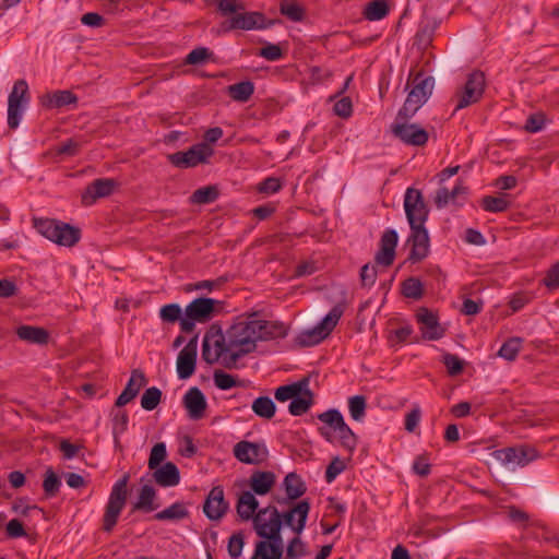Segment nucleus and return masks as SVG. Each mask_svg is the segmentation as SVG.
I'll use <instances>...</instances> for the list:
<instances>
[{
    "instance_id": "obj_12",
    "label": "nucleus",
    "mask_w": 559,
    "mask_h": 559,
    "mask_svg": "<svg viewBox=\"0 0 559 559\" xmlns=\"http://www.w3.org/2000/svg\"><path fill=\"white\" fill-rule=\"evenodd\" d=\"M235 457L245 464L261 465L269 460V450L264 442L241 440L234 445Z\"/></svg>"
},
{
    "instance_id": "obj_46",
    "label": "nucleus",
    "mask_w": 559,
    "mask_h": 559,
    "mask_svg": "<svg viewBox=\"0 0 559 559\" xmlns=\"http://www.w3.org/2000/svg\"><path fill=\"white\" fill-rule=\"evenodd\" d=\"M280 11L283 15L294 22H299L304 19V9L293 0H283L280 5Z\"/></svg>"
},
{
    "instance_id": "obj_33",
    "label": "nucleus",
    "mask_w": 559,
    "mask_h": 559,
    "mask_svg": "<svg viewBox=\"0 0 559 559\" xmlns=\"http://www.w3.org/2000/svg\"><path fill=\"white\" fill-rule=\"evenodd\" d=\"M156 497L155 489L150 485H144L139 493L136 502L132 507V511L152 512L157 509L154 503Z\"/></svg>"
},
{
    "instance_id": "obj_63",
    "label": "nucleus",
    "mask_w": 559,
    "mask_h": 559,
    "mask_svg": "<svg viewBox=\"0 0 559 559\" xmlns=\"http://www.w3.org/2000/svg\"><path fill=\"white\" fill-rule=\"evenodd\" d=\"M334 112L341 118H348L353 112V104L349 97H343L334 105Z\"/></svg>"
},
{
    "instance_id": "obj_53",
    "label": "nucleus",
    "mask_w": 559,
    "mask_h": 559,
    "mask_svg": "<svg viewBox=\"0 0 559 559\" xmlns=\"http://www.w3.org/2000/svg\"><path fill=\"white\" fill-rule=\"evenodd\" d=\"M319 420L337 430L344 425V418L337 409H329L318 416Z\"/></svg>"
},
{
    "instance_id": "obj_57",
    "label": "nucleus",
    "mask_w": 559,
    "mask_h": 559,
    "mask_svg": "<svg viewBox=\"0 0 559 559\" xmlns=\"http://www.w3.org/2000/svg\"><path fill=\"white\" fill-rule=\"evenodd\" d=\"M84 142H80L75 139H69L56 147V154L75 156Z\"/></svg>"
},
{
    "instance_id": "obj_62",
    "label": "nucleus",
    "mask_w": 559,
    "mask_h": 559,
    "mask_svg": "<svg viewBox=\"0 0 559 559\" xmlns=\"http://www.w3.org/2000/svg\"><path fill=\"white\" fill-rule=\"evenodd\" d=\"M416 44L420 48H427L431 40H432V28L429 26V24L421 25L419 31L416 34Z\"/></svg>"
},
{
    "instance_id": "obj_31",
    "label": "nucleus",
    "mask_w": 559,
    "mask_h": 559,
    "mask_svg": "<svg viewBox=\"0 0 559 559\" xmlns=\"http://www.w3.org/2000/svg\"><path fill=\"white\" fill-rule=\"evenodd\" d=\"M259 502L251 491H243L239 495L236 510L241 520L248 521L253 518Z\"/></svg>"
},
{
    "instance_id": "obj_27",
    "label": "nucleus",
    "mask_w": 559,
    "mask_h": 559,
    "mask_svg": "<svg viewBox=\"0 0 559 559\" xmlns=\"http://www.w3.org/2000/svg\"><path fill=\"white\" fill-rule=\"evenodd\" d=\"M258 331L259 341H270L285 337L287 334L286 326L278 321L254 320Z\"/></svg>"
},
{
    "instance_id": "obj_8",
    "label": "nucleus",
    "mask_w": 559,
    "mask_h": 559,
    "mask_svg": "<svg viewBox=\"0 0 559 559\" xmlns=\"http://www.w3.org/2000/svg\"><path fill=\"white\" fill-rule=\"evenodd\" d=\"M486 78L485 73L479 70H474L467 76L463 88L456 93V105L454 110L457 111L473 104L478 103L485 92Z\"/></svg>"
},
{
    "instance_id": "obj_7",
    "label": "nucleus",
    "mask_w": 559,
    "mask_h": 559,
    "mask_svg": "<svg viewBox=\"0 0 559 559\" xmlns=\"http://www.w3.org/2000/svg\"><path fill=\"white\" fill-rule=\"evenodd\" d=\"M344 305L337 304L332 310L312 329L302 332L298 342L302 346H310L320 343L328 337L336 326L344 313Z\"/></svg>"
},
{
    "instance_id": "obj_59",
    "label": "nucleus",
    "mask_w": 559,
    "mask_h": 559,
    "mask_svg": "<svg viewBox=\"0 0 559 559\" xmlns=\"http://www.w3.org/2000/svg\"><path fill=\"white\" fill-rule=\"evenodd\" d=\"M212 52L205 47H199L193 49L186 57L187 64H199L210 59Z\"/></svg>"
},
{
    "instance_id": "obj_20",
    "label": "nucleus",
    "mask_w": 559,
    "mask_h": 559,
    "mask_svg": "<svg viewBox=\"0 0 559 559\" xmlns=\"http://www.w3.org/2000/svg\"><path fill=\"white\" fill-rule=\"evenodd\" d=\"M228 509V503L224 499V490L222 487L216 486L209 492L203 511L205 515L213 521L219 520L224 516Z\"/></svg>"
},
{
    "instance_id": "obj_14",
    "label": "nucleus",
    "mask_w": 559,
    "mask_h": 559,
    "mask_svg": "<svg viewBox=\"0 0 559 559\" xmlns=\"http://www.w3.org/2000/svg\"><path fill=\"white\" fill-rule=\"evenodd\" d=\"M493 457L503 465L525 466L537 459L536 449L530 445L509 447L492 452Z\"/></svg>"
},
{
    "instance_id": "obj_28",
    "label": "nucleus",
    "mask_w": 559,
    "mask_h": 559,
    "mask_svg": "<svg viewBox=\"0 0 559 559\" xmlns=\"http://www.w3.org/2000/svg\"><path fill=\"white\" fill-rule=\"evenodd\" d=\"M275 474L273 472H253L250 476L251 492L259 496L266 495L275 485Z\"/></svg>"
},
{
    "instance_id": "obj_38",
    "label": "nucleus",
    "mask_w": 559,
    "mask_h": 559,
    "mask_svg": "<svg viewBox=\"0 0 559 559\" xmlns=\"http://www.w3.org/2000/svg\"><path fill=\"white\" fill-rule=\"evenodd\" d=\"M389 13V5L385 0H373L365 7L364 16L368 21H379Z\"/></svg>"
},
{
    "instance_id": "obj_19",
    "label": "nucleus",
    "mask_w": 559,
    "mask_h": 559,
    "mask_svg": "<svg viewBox=\"0 0 559 559\" xmlns=\"http://www.w3.org/2000/svg\"><path fill=\"white\" fill-rule=\"evenodd\" d=\"M197 361V338H192L179 352L177 357V373L182 380L190 378L195 370Z\"/></svg>"
},
{
    "instance_id": "obj_17",
    "label": "nucleus",
    "mask_w": 559,
    "mask_h": 559,
    "mask_svg": "<svg viewBox=\"0 0 559 559\" xmlns=\"http://www.w3.org/2000/svg\"><path fill=\"white\" fill-rule=\"evenodd\" d=\"M408 241L412 245L408 260L413 263L424 260L429 253V236L425 226L411 227Z\"/></svg>"
},
{
    "instance_id": "obj_18",
    "label": "nucleus",
    "mask_w": 559,
    "mask_h": 559,
    "mask_svg": "<svg viewBox=\"0 0 559 559\" xmlns=\"http://www.w3.org/2000/svg\"><path fill=\"white\" fill-rule=\"evenodd\" d=\"M116 187V181L110 178H100L90 183L81 194L83 205H92L97 199L109 197Z\"/></svg>"
},
{
    "instance_id": "obj_16",
    "label": "nucleus",
    "mask_w": 559,
    "mask_h": 559,
    "mask_svg": "<svg viewBox=\"0 0 559 559\" xmlns=\"http://www.w3.org/2000/svg\"><path fill=\"white\" fill-rule=\"evenodd\" d=\"M416 318L420 324V332L424 338L435 341L444 335L445 330L440 325L437 314L428 308H419Z\"/></svg>"
},
{
    "instance_id": "obj_34",
    "label": "nucleus",
    "mask_w": 559,
    "mask_h": 559,
    "mask_svg": "<svg viewBox=\"0 0 559 559\" xmlns=\"http://www.w3.org/2000/svg\"><path fill=\"white\" fill-rule=\"evenodd\" d=\"M284 488L286 496L290 500L300 498L307 490L305 483L296 473H289L284 478Z\"/></svg>"
},
{
    "instance_id": "obj_29",
    "label": "nucleus",
    "mask_w": 559,
    "mask_h": 559,
    "mask_svg": "<svg viewBox=\"0 0 559 559\" xmlns=\"http://www.w3.org/2000/svg\"><path fill=\"white\" fill-rule=\"evenodd\" d=\"M16 335L22 341L32 344H47L49 334L46 329L33 325H21L16 329Z\"/></svg>"
},
{
    "instance_id": "obj_37",
    "label": "nucleus",
    "mask_w": 559,
    "mask_h": 559,
    "mask_svg": "<svg viewBox=\"0 0 559 559\" xmlns=\"http://www.w3.org/2000/svg\"><path fill=\"white\" fill-rule=\"evenodd\" d=\"M253 92L254 85L250 81H242L228 86V94L236 102L245 103L249 100Z\"/></svg>"
},
{
    "instance_id": "obj_50",
    "label": "nucleus",
    "mask_w": 559,
    "mask_h": 559,
    "mask_svg": "<svg viewBox=\"0 0 559 559\" xmlns=\"http://www.w3.org/2000/svg\"><path fill=\"white\" fill-rule=\"evenodd\" d=\"M341 444L349 452L354 451L357 445V437L346 423L342 425L337 430Z\"/></svg>"
},
{
    "instance_id": "obj_1",
    "label": "nucleus",
    "mask_w": 559,
    "mask_h": 559,
    "mask_svg": "<svg viewBox=\"0 0 559 559\" xmlns=\"http://www.w3.org/2000/svg\"><path fill=\"white\" fill-rule=\"evenodd\" d=\"M229 346L235 350L223 358V366L227 369L237 368L239 358L252 353L259 342L254 320L239 321L227 330Z\"/></svg>"
},
{
    "instance_id": "obj_36",
    "label": "nucleus",
    "mask_w": 559,
    "mask_h": 559,
    "mask_svg": "<svg viewBox=\"0 0 559 559\" xmlns=\"http://www.w3.org/2000/svg\"><path fill=\"white\" fill-rule=\"evenodd\" d=\"M253 413L264 419H271L275 415L276 406L269 396H259L251 405Z\"/></svg>"
},
{
    "instance_id": "obj_13",
    "label": "nucleus",
    "mask_w": 559,
    "mask_h": 559,
    "mask_svg": "<svg viewBox=\"0 0 559 559\" xmlns=\"http://www.w3.org/2000/svg\"><path fill=\"white\" fill-rule=\"evenodd\" d=\"M28 85L24 80H17L8 99V126L10 129L19 127L23 105L27 103Z\"/></svg>"
},
{
    "instance_id": "obj_58",
    "label": "nucleus",
    "mask_w": 559,
    "mask_h": 559,
    "mask_svg": "<svg viewBox=\"0 0 559 559\" xmlns=\"http://www.w3.org/2000/svg\"><path fill=\"white\" fill-rule=\"evenodd\" d=\"M243 535L241 533L233 534L228 540L227 549L233 559L240 557L243 548Z\"/></svg>"
},
{
    "instance_id": "obj_47",
    "label": "nucleus",
    "mask_w": 559,
    "mask_h": 559,
    "mask_svg": "<svg viewBox=\"0 0 559 559\" xmlns=\"http://www.w3.org/2000/svg\"><path fill=\"white\" fill-rule=\"evenodd\" d=\"M162 401V391L156 386L146 389L141 397V406L145 411L155 409Z\"/></svg>"
},
{
    "instance_id": "obj_6",
    "label": "nucleus",
    "mask_w": 559,
    "mask_h": 559,
    "mask_svg": "<svg viewBox=\"0 0 559 559\" xmlns=\"http://www.w3.org/2000/svg\"><path fill=\"white\" fill-rule=\"evenodd\" d=\"M219 301L212 298H197L185 310V317L180 320V329L185 333L193 332L195 322L204 323L212 319L215 306Z\"/></svg>"
},
{
    "instance_id": "obj_39",
    "label": "nucleus",
    "mask_w": 559,
    "mask_h": 559,
    "mask_svg": "<svg viewBox=\"0 0 559 559\" xmlns=\"http://www.w3.org/2000/svg\"><path fill=\"white\" fill-rule=\"evenodd\" d=\"M465 188L459 182L451 191L444 187L440 188L436 192L435 203L438 209H442L449 204L450 201L455 200L460 193H464Z\"/></svg>"
},
{
    "instance_id": "obj_2",
    "label": "nucleus",
    "mask_w": 559,
    "mask_h": 559,
    "mask_svg": "<svg viewBox=\"0 0 559 559\" xmlns=\"http://www.w3.org/2000/svg\"><path fill=\"white\" fill-rule=\"evenodd\" d=\"M217 9L222 15L230 19L219 25V32L226 33L233 29L266 28L272 22L265 23V17L260 12H243L245 5L238 0H219Z\"/></svg>"
},
{
    "instance_id": "obj_3",
    "label": "nucleus",
    "mask_w": 559,
    "mask_h": 559,
    "mask_svg": "<svg viewBox=\"0 0 559 559\" xmlns=\"http://www.w3.org/2000/svg\"><path fill=\"white\" fill-rule=\"evenodd\" d=\"M129 480L130 474L126 473L112 486L103 516V531L106 533L112 532L117 525L119 515L127 503Z\"/></svg>"
},
{
    "instance_id": "obj_52",
    "label": "nucleus",
    "mask_w": 559,
    "mask_h": 559,
    "mask_svg": "<svg viewBox=\"0 0 559 559\" xmlns=\"http://www.w3.org/2000/svg\"><path fill=\"white\" fill-rule=\"evenodd\" d=\"M442 362L450 376H457L463 371L464 361L456 355L447 353L442 356Z\"/></svg>"
},
{
    "instance_id": "obj_23",
    "label": "nucleus",
    "mask_w": 559,
    "mask_h": 559,
    "mask_svg": "<svg viewBox=\"0 0 559 559\" xmlns=\"http://www.w3.org/2000/svg\"><path fill=\"white\" fill-rule=\"evenodd\" d=\"M182 402L191 419L198 420L204 417L207 403L199 388H190L185 394Z\"/></svg>"
},
{
    "instance_id": "obj_44",
    "label": "nucleus",
    "mask_w": 559,
    "mask_h": 559,
    "mask_svg": "<svg viewBox=\"0 0 559 559\" xmlns=\"http://www.w3.org/2000/svg\"><path fill=\"white\" fill-rule=\"evenodd\" d=\"M481 206L487 212L500 213L509 209L510 201L506 197L487 195L481 199Z\"/></svg>"
},
{
    "instance_id": "obj_64",
    "label": "nucleus",
    "mask_w": 559,
    "mask_h": 559,
    "mask_svg": "<svg viewBox=\"0 0 559 559\" xmlns=\"http://www.w3.org/2000/svg\"><path fill=\"white\" fill-rule=\"evenodd\" d=\"M543 283L550 289L559 287V262L548 270Z\"/></svg>"
},
{
    "instance_id": "obj_49",
    "label": "nucleus",
    "mask_w": 559,
    "mask_h": 559,
    "mask_svg": "<svg viewBox=\"0 0 559 559\" xmlns=\"http://www.w3.org/2000/svg\"><path fill=\"white\" fill-rule=\"evenodd\" d=\"M182 310L178 304H168L160 308L159 317L163 322L175 323L183 318Z\"/></svg>"
},
{
    "instance_id": "obj_32",
    "label": "nucleus",
    "mask_w": 559,
    "mask_h": 559,
    "mask_svg": "<svg viewBox=\"0 0 559 559\" xmlns=\"http://www.w3.org/2000/svg\"><path fill=\"white\" fill-rule=\"evenodd\" d=\"M309 383H310L309 377H304L297 382L278 386L275 390L274 396L280 402H286L288 400L293 401V399L296 395H299L300 392H302V390H305L306 386L309 385Z\"/></svg>"
},
{
    "instance_id": "obj_21",
    "label": "nucleus",
    "mask_w": 559,
    "mask_h": 559,
    "mask_svg": "<svg viewBox=\"0 0 559 559\" xmlns=\"http://www.w3.org/2000/svg\"><path fill=\"white\" fill-rule=\"evenodd\" d=\"M310 511V503L308 500H301L295 504L289 511L285 512L282 516L287 526H289L297 535H299L305 526Z\"/></svg>"
},
{
    "instance_id": "obj_42",
    "label": "nucleus",
    "mask_w": 559,
    "mask_h": 559,
    "mask_svg": "<svg viewBox=\"0 0 559 559\" xmlns=\"http://www.w3.org/2000/svg\"><path fill=\"white\" fill-rule=\"evenodd\" d=\"M402 294L406 298L418 300L424 295V286L419 278L408 277L402 283Z\"/></svg>"
},
{
    "instance_id": "obj_60",
    "label": "nucleus",
    "mask_w": 559,
    "mask_h": 559,
    "mask_svg": "<svg viewBox=\"0 0 559 559\" xmlns=\"http://www.w3.org/2000/svg\"><path fill=\"white\" fill-rule=\"evenodd\" d=\"M545 124V116L540 112L530 115L526 119L524 129L527 132L535 133L540 131Z\"/></svg>"
},
{
    "instance_id": "obj_24",
    "label": "nucleus",
    "mask_w": 559,
    "mask_h": 559,
    "mask_svg": "<svg viewBox=\"0 0 559 559\" xmlns=\"http://www.w3.org/2000/svg\"><path fill=\"white\" fill-rule=\"evenodd\" d=\"M146 384V378L143 371L140 369H134L131 371V377L124 388V390L121 392V394L116 400L115 405L117 407L124 406L129 402H131L140 390Z\"/></svg>"
},
{
    "instance_id": "obj_61",
    "label": "nucleus",
    "mask_w": 559,
    "mask_h": 559,
    "mask_svg": "<svg viewBox=\"0 0 559 559\" xmlns=\"http://www.w3.org/2000/svg\"><path fill=\"white\" fill-rule=\"evenodd\" d=\"M377 280L374 265L365 264L360 270V283L362 287H371Z\"/></svg>"
},
{
    "instance_id": "obj_55",
    "label": "nucleus",
    "mask_w": 559,
    "mask_h": 559,
    "mask_svg": "<svg viewBox=\"0 0 559 559\" xmlns=\"http://www.w3.org/2000/svg\"><path fill=\"white\" fill-rule=\"evenodd\" d=\"M213 379L215 385L221 390H228L237 385L235 377L222 370H215Z\"/></svg>"
},
{
    "instance_id": "obj_40",
    "label": "nucleus",
    "mask_w": 559,
    "mask_h": 559,
    "mask_svg": "<svg viewBox=\"0 0 559 559\" xmlns=\"http://www.w3.org/2000/svg\"><path fill=\"white\" fill-rule=\"evenodd\" d=\"M218 189L215 186H206L197 189L190 197L192 204H209L218 198Z\"/></svg>"
},
{
    "instance_id": "obj_56",
    "label": "nucleus",
    "mask_w": 559,
    "mask_h": 559,
    "mask_svg": "<svg viewBox=\"0 0 559 559\" xmlns=\"http://www.w3.org/2000/svg\"><path fill=\"white\" fill-rule=\"evenodd\" d=\"M346 464L338 456L333 457L325 471V480L332 483L344 469Z\"/></svg>"
},
{
    "instance_id": "obj_26",
    "label": "nucleus",
    "mask_w": 559,
    "mask_h": 559,
    "mask_svg": "<svg viewBox=\"0 0 559 559\" xmlns=\"http://www.w3.org/2000/svg\"><path fill=\"white\" fill-rule=\"evenodd\" d=\"M153 471L154 480L162 487H174L180 483V472L173 462H166Z\"/></svg>"
},
{
    "instance_id": "obj_15",
    "label": "nucleus",
    "mask_w": 559,
    "mask_h": 559,
    "mask_svg": "<svg viewBox=\"0 0 559 559\" xmlns=\"http://www.w3.org/2000/svg\"><path fill=\"white\" fill-rule=\"evenodd\" d=\"M253 524L260 537L266 536L272 532L277 534L282 528V516L275 507H266L255 514Z\"/></svg>"
},
{
    "instance_id": "obj_9",
    "label": "nucleus",
    "mask_w": 559,
    "mask_h": 559,
    "mask_svg": "<svg viewBox=\"0 0 559 559\" xmlns=\"http://www.w3.org/2000/svg\"><path fill=\"white\" fill-rule=\"evenodd\" d=\"M409 119H400L397 115L395 122L391 126L393 135L407 145H425L429 138L428 132L416 123H408Z\"/></svg>"
},
{
    "instance_id": "obj_35",
    "label": "nucleus",
    "mask_w": 559,
    "mask_h": 559,
    "mask_svg": "<svg viewBox=\"0 0 559 559\" xmlns=\"http://www.w3.org/2000/svg\"><path fill=\"white\" fill-rule=\"evenodd\" d=\"M283 556L282 545H270L266 540L257 543L254 555L251 559H281Z\"/></svg>"
},
{
    "instance_id": "obj_4",
    "label": "nucleus",
    "mask_w": 559,
    "mask_h": 559,
    "mask_svg": "<svg viewBox=\"0 0 559 559\" xmlns=\"http://www.w3.org/2000/svg\"><path fill=\"white\" fill-rule=\"evenodd\" d=\"M413 86L408 92L403 107L399 110V118H412L430 97L435 80L432 76L424 78L421 73L415 74Z\"/></svg>"
},
{
    "instance_id": "obj_54",
    "label": "nucleus",
    "mask_w": 559,
    "mask_h": 559,
    "mask_svg": "<svg viewBox=\"0 0 559 559\" xmlns=\"http://www.w3.org/2000/svg\"><path fill=\"white\" fill-rule=\"evenodd\" d=\"M214 349L218 357L221 358V361L223 362V358L225 356H228L230 353H233L235 349L229 346V341L227 334L224 335L222 333H218L216 335V338L214 340Z\"/></svg>"
},
{
    "instance_id": "obj_45",
    "label": "nucleus",
    "mask_w": 559,
    "mask_h": 559,
    "mask_svg": "<svg viewBox=\"0 0 559 559\" xmlns=\"http://www.w3.org/2000/svg\"><path fill=\"white\" fill-rule=\"evenodd\" d=\"M350 416L356 421H361L366 415L367 402L364 395H355L348 400Z\"/></svg>"
},
{
    "instance_id": "obj_22",
    "label": "nucleus",
    "mask_w": 559,
    "mask_h": 559,
    "mask_svg": "<svg viewBox=\"0 0 559 559\" xmlns=\"http://www.w3.org/2000/svg\"><path fill=\"white\" fill-rule=\"evenodd\" d=\"M397 238V233L394 229H388L384 231L380 240V249L374 257L377 264L385 267L392 265L395 258Z\"/></svg>"
},
{
    "instance_id": "obj_41",
    "label": "nucleus",
    "mask_w": 559,
    "mask_h": 559,
    "mask_svg": "<svg viewBox=\"0 0 559 559\" xmlns=\"http://www.w3.org/2000/svg\"><path fill=\"white\" fill-rule=\"evenodd\" d=\"M188 514L189 513L185 504L181 502H176L163 511L157 512L154 518L158 521L181 520L188 516Z\"/></svg>"
},
{
    "instance_id": "obj_5",
    "label": "nucleus",
    "mask_w": 559,
    "mask_h": 559,
    "mask_svg": "<svg viewBox=\"0 0 559 559\" xmlns=\"http://www.w3.org/2000/svg\"><path fill=\"white\" fill-rule=\"evenodd\" d=\"M34 225L43 236L60 246L72 247L81 238L79 228L55 219H35Z\"/></svg>"
},
{
    "instance_id": "obj_30",
    "label": "nucleus",
    "mask_w": 559,
    "mask_h": 559,
    "mask_svg": "<svg viewBox=\"0 0 559 559\" xmlns=\"http://www.w3.org/2000/svg\"><path fill=\"white\" fill-rule=\"evenodd\" d=\"M314 403V394L306 386L299 395H296L288 406V411L293 416H301L306 414Z\"/></svg>"
},
{
    "instance_id": "obj_43",
    "label": "nucleus",
    "mask_w": 559,
    "mask_h": 559,
    "mask_svg": "<svg viewBox=\"0 0 559 559\" xmlns=\"http://www.w3.org/2000/svg\"><path fill=\"white\" fill-rule=\"evenodd\" d=\"M61 480L51 467L44 475L43 489L47 497H55L60 489Z\"/></svg>"
},
{
    "instance_id": "obj_10",
    "label": "nucleus",
    "mask_w": 559,
    "mask_h": 559,
    "mask_svg": "<svg viewBox=\"0 0 559 559\" xmlns=\"http://www.w3.org/2000/svg\"><path fill=\"white\" fill-rule=\"evenodd\" d=\"M213 154L214 151L207 143H199L185 152L170 154L168 159L176 167L190 168L207 163L209 157Z\"/></svg>"
},
{
    "instance_id": "obj_48",
    "label": "nucleus",
    "mask_w": 559,
    "mask_h": 559,
    "mask_svg": "<svg viewBox=\"0 0 559 559\" xmlns=\"http://www.w3.org/2000/svg\"><path fill=\"white\" fill-rule=\"evenodd\" d=\"M521 344L522 340L520 337H512L503 343L498 352V355L509 361H512L516 358L521 349Z\"/></svg>"
},
{
    "instance_id": "obj_51",
    "label": "nucleus",
    "mask_w": 559,
    "mask_h": 559,
    "mask_svg": "<svg viewBox=\"0 0 559 559\" xmlns=\"http://www.w3.org/2000/svg\"><path fill=\"white\" fill-rule=\"evenodd\" d=\"M167 456L166 445L163 442L156 443L150 453L147 466L150 469H156Z\"/></svg>"
},
{
    "instance_id": "obj_11",
    "label": "nucleus",
    "mask_w": 559,
    "mask_h": 559,
    "mask_svg": "<svg viewBox=\"0 0 559 559\" xmlns=\"http://www.w3.org/2000/svg\"><path fill=\"white\" fill-rule=\"evenodd\" d=\"M404 209L411 227L425 226L429 210L424 201L421 192L408 188L404 197Z\"/></svg>"
},
{
    "instance_id": "obj_25",
    "label": "nucleus",
    "mask_w": 559,
    "mask_h": 559,
    "mask_svg": "<svg viewBox=\"0 0 559 559\" xmlns=\"http://www.w3.org/2000/svg\"><path fill=\"white\" fill-rule=\"evenodd\" d=\"M40 105L46 109L61 108L68 105H75L78 97L71 91L49 92L39 97Z\"/></svg>"
}]
</instances>
